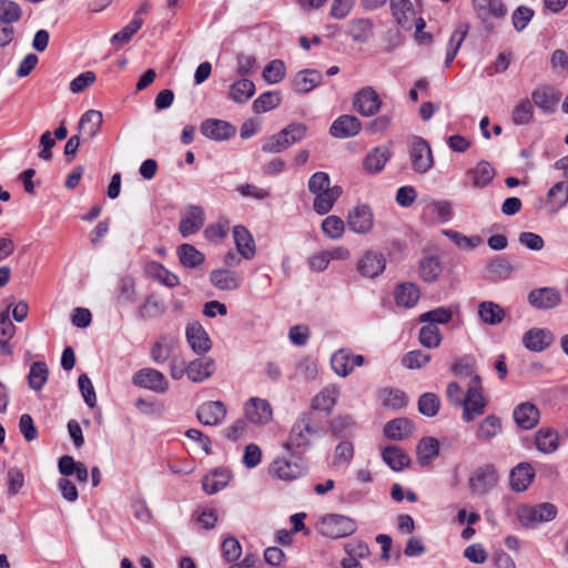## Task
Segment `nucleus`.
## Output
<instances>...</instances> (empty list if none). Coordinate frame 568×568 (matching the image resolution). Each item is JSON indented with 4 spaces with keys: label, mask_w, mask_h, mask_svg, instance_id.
<instances>
[{
    "label": "nucleus",
    "mask_w": 568,
    "mask_h": 568,
    "mask_svg": "<svg viewBox=\"0 0 568 568\" xmlns=\"http://www.w3.org/2000/svg\"><path fill=\"white\" fill-rule=\"evenodd\" d=\"M327 422L314 412H302L288 434L284 447L292 453V456L301 455L312 446V438L323 436L326 433Z\"/></svg>",
    "instance_id": "1"
},
{
    "label": "nucleus",
    "mask_w": 568,
    "mask_h": 568,
    "mask_svg": "<svg viewBox=\"0 0 568 568\" xmlns=\"http://www.w3.org/2000/svg\"><path fill=\"white\" fill-rule=\"evenodd\" d=\"M557 513V507L551 503L520 504L515 511L517 520L526 529H535L541 524L554 520Z\"/></svg>",
    "instance_id": "2"
},
{
    "label": "nucleus",
    "mask_w": 568,
    "mask_h": 568,
    "mask_svg": "<svg viewBox=\"0 0 568 568\" xmlns=\"http://www.w3.org/2000/svg\"><path fill=\"white\" fill-rule=\"evenodd\" d=\"M307 128L302 123H292L281 130L278 133L268 136L262 150L266 153H278L292 144L303 140L306 135Z\"/></svg>",
    "instance_id": "3"
},
{
    "label": "nucleus",
    "mask_w": 568,
    "mask_h": 568,
    "mask_svg": "<svg viewBox=\"0 0 568 568\" xmlns=\"http://www.w3.org/2000/svg\"><path fill=\"white\" fill-rule=\"evenodd\" d=\"M318 530L325 537L338 539L353 535L357 530V524L348 516L327 514L321 518Z\"/></svg>",
    "instance_id": "4"
},
{
    "label": "nucleus",
    "mask_w": 568,
    "mask_h": 568,
    "mask_svg": "<svg viewBox=\"0 0 568 568\" xmlns=\"http://www.w3.org/2000/svg\"><path fill=\"white\" fill-rule=\"evenodd\" d=\"M408 154L412 169L419 174L428 172L434 165L430 145L422 136L414 135L409 140Z\"/></svg>",
    "instance_id": "5"
},
{
    "label": "nucleus",
    "mask_w": 568,
    "mask_h": 568,
    "mask_svg": "<svg viewBox=\"0 0 568 568\" xmlns=\"http://www.w3.org/2000/svg\"><path fill=\"white\" fill-rule=\"evenodd\" d=\"M460 406L463 407V420L466 423L473 422L484 414L486 399L481 393L478 375L474 376V384L469 385Z\"/></svg>",
    "instance_id": "6"
},
{
    "label": "nucleus",
    "mask_w": 568,
    "mask_h": 568,
    "mask_svg": "<svg viewBox=\"0 0 568 568\" xmlns=\"http://www.w3.org/2000/svg\"><path fill=\"white\" fill-rule=\"evenodd\" d=\"M338 397L339 388L333 384L327 385L313 397L307 412H314V416H320V418H323L328 423L327 419L331 417Z\"/></svg>",
    "instance_id": "7"
},
{
    "label": "nucleus",
    "mask_w": 568,
    "mask_h": 568,
    "mask_svg": "<svg viewBox=\"0 0 568 568\" xmlns=\"http://www.w3.org/2000/svg\"><path fill=\"white\" fill-rule=\"evenodd\" d=\"M498 478L497 469L493 464L483 465L469 477V489L474 495H486L497 485Z\"/></svg>",
    "instance_id": "8"
},
{
    "label": "nucleus",
    "mask_w": 568,
    "mask_h": 568,
    "mask_svg": "<svg viewBox=\"0 0 568 568\" xmlns=\"http://www.w3.org/2000/svg\"><path fill=\"white\" fill-rule=\"evenodd\" d=\"M382 99L373 87L359 89L353 97V106L362 116H374L382 108Z\"/></svg>",
    "instance_id": "9"
},
{
    "label": "nucleus",
    "mask_w": 568,
    "mask_h": 568,
    "mask_svg": "<svg viewBox=\"0 0 568 568\" xmlns=\"http://www.w3.org/2000/svg\"><path fill=\"white\" fill-rule=\"evenodd\" d=\"M132 383L140 388L150 389L160 394L169 389V382L165 376L160 371L151 367L139 369L133 375Z\"/></svg>",
    "instance_id": "10"
},
{
    "label": "nucleus",
    "mask_w": 568,
    "mask_h": 568,
    "mask_svg": "<svg viewBox=\"0 0 568 568\" xmlns=\"http://www.w3.org/2000/svg\"><path fill=\"white\" fill-rule=\"evenodd\" d=\"M307 463L298 457L297 462H291L285 458L275 459L270 471L282 480H293L304 476L307 473Z\"/></svg>",
    "instance_id": "11"
},
{
    "label": "nucleus",
    "mask_w": 568,
    "mask_h": 568,
    "mask_svg": "<svg viewBox=\"0 0 568 568\" xmlns=\"http://www.w3.org/2000/svg\"><path fill=\"white\" fill-rule=\"evenodd\" d=\"M373 225L374 214L368 205H357L349 211L347 215V226L352 232L365 234L372 230Z\"/></svg>",
    "instance_id": "12"
},
{
    "label": "nucleus",
    "mask_w": 568,
    "mask_h": 568,
    "mask_svg": "<svg viewBox=\"0 0 568 568\" xmlns=\"http://www.w3.org/2000/svg\"><path fill=\"white\" fill-rule=\"evenodd\" d=\"M528 303L537 310H551L561 303V294L555 287H539L529 292Z\"/></svg>",
    "instance_id": "13"
},
{
    "label": "nucleus",
    "mask_w": 568,
    "mask_h": 568,
    "mask_svg": "<svg viewBox=\"0 0 568 568\" xmlns=\"http://www.w3.org/2000/svg\"><path fill=\"white\" fill-rule=\"evenodd\" d=\"M386 267L385 256L375 251H367L358 260L356 268L358 273L368 278H375L384 272Z\"/></svg>",
    "instance_id": "14"
},
{
    "label": "nucleus",
    "mask_w": 568,
    "mask_h": 568,
    "mask_svg": "<svg viewBox=\"0 0 568 568\" xmlns=\"http://www.w3.org/2000/svg\"><path fill=\"white\" fill-rule=\"evenodd\" d=\"M555 341V335L548 328L532 327L524 333L523 344L531 352L540 353L547 349Z\"/></svg>",
    "instance_id": "15"
},
{
    "label": "nucleus",
    "mask_w": 568,
    "mask_h": 568,
    "mask_svg": "<svg viewBox=\"0 0 568 568\" xmlns=\"http://www.w3.org/2000/svg\"><path fill=\"white\" fill-rule=\"evenodd\" d=\"M201 133L214 141H225L235 135L236 128L224 120L207 119L201 125Z\"/></svg>",
    "instance_id": "16"
},
{
    "label": "nucleus",
    "mask_w": 568,
    "mask_h": 568,
    "mask_svg": "<svg viewBox=\"0 0 568 568\" xmlns=\"http://www.w3.org/2000/svg\"><path fill=\"white\" fill-rule=\"evenodd\" d=\"M185 336L192 351L199 355L205 354L212 347L209 334L199 322L186 325Z\"/></svg>",
    "instance_id": "17"
},
{
    "label": "nucleus",
    "mask_w": 568,
    "mask_h": 568,
    "mask_svg": "<svg viewBox=\"0 0 568 568\" xmlns=\"http://www.w3.org/2000/svg\"><path fill=\"white\" fill-rule=\"evenodd\" d=\"M226 407L220 400L203 403L196 410V418L206 426H215L223 422L226 416Z\"/></svg>",
    "instance_id": "18"
},
{
    "label": "nucleus",
    "mask_w": 568,
    "mask_h": 568,
    "mask_svg": "<svg viewBox=\"0 0 568 568\" xmlns=\"http://www.w3.org/2000/svg\"><path fill=\"white\" fill-rule=\"evenodd\" d=\"M362 130V122L355 115L343 114L335 119L329 133L337 139H347L357 135Z\"/></svg>",
    "instance_id": "19"
},
{
    "label": "nucleus",
    "mask_w": 568,
    "mask_h": 568,
    "mask_svg": "<svg viewBox=\"0 0 568 568\" xmlns=\"http://www.w3.org/2000/svg\"><path fill=\"white\" fill-rule=\"evenodd\" d=\"M364 363L362 355H354L347 349H339L335 352L331 358L333 371L339 376H347L356 366Z\"/></svg>",
    "instance_id": "20"
},
{
    "label": "nucleus",
    "mask_w": 568,
    "mask_h": 568,
    "mask_svg": "<svg viewBox=\"0 0 568 568\" xmlns=\"http://www.w3.org/2000/svg\"><path fill=\"white\" fill-rule=\"evenodd\" d=\"M245 417L253 424H266L272 419V407L266 399L252 397L244 406Z\"/></svg>",
    "instance_id": "21"
},
{
    "label": "nucleus",
    "mask_w": 568,
    "mask_h": 568,
    "mask_svg": "<svg viewBox=\"0 0 568 568\" xmlns=\"http://www.w3.org/2000/svg\"><path fill=\"white\" fill-rule=\"evenodd\" d=\"M532 104L544 113L551 114L557 110L560 93L551 87L537 88L531 93Z\"/></svg>",
    "instance_id": "22"
},
{
    "label": "nucleus",
    "mask_w": 568,
    "mask_h": 568,
    "mask_svg": "<svg viewBox=\"0 0 568 568\" xmlns=\"http://www.w3.org/2000/svg\"><path fill=\"white\" fill-rule=\"evenodd\" d=\"M513 416L518 427L528 430L539 423L540 413L535 404L525 402L515 407Z\"/></svg>",
    "instance_id": "23"
},
{
    "label": "nucleus",
    "mask_w": 568,
    "mask_h": 568,
    "mask_svg": "<svg viewBox=\"0 0 568 568\" xmlns=\"http://www.w3.org/2000/svg\"><path fill=\"white\" fill-rule=\"evenodd\" d=\"M535 469L529 463H520L510 470V488L517 493L528 489L535 478Z\"/></svg>",
    "instance_id": "24"
},
{
    "label": "nucleus",
    "mask_w": 568,
    "mask_h": 568,
    "mask_svg": "<svg viewBox=\"0 0 568 568\" xmlns=\"http://www.w3.org/2000/svg\"><path fill=\"white\" fill-rule=\"evenodd\" d=\"M204 211L197 205H190L181 219L179 231L183 237H189L201 230L204 224Z\"/></svg>",
    "instance_id": "25"
},
{
    "label": "nucleus",
    "mask_w": 568,
    "mask_h": 568,
    "mask_svg": "<svg viewBox=\"0 0 568 568\" xmlns=\"http://www.w3.org/2000/svg\"><path fill=\"white\" fill-rule=\"evenodd\" d=\"M215 363L210 357L191 361L186 367V376L194 383H202L213 375Z\"/></svg>",
    "instance_id": "26"
},
{
    "label": "nucleus",
    "mask_w": 568,
    "mask_h": 568,
    "mask_svg": "<svg viewBox=\"0 0 568 568\" xmlns=\"http://www.w3.org/2000/svg\"><path fill=\"white\" fill-rule=\"evenodd\" d=\"M392 158V151L383 145L373 148L364 159V168L369 173H379Z\"/></svg>",
    "instance_id": "27"
},
{
    "label": "nucleus",
    "mask_w": 568,
    "mask_h": 568,
    "mask_svg": "<svg viewBox=\"0 0 568 568\" xmlns=\"http://www.w3.org/2000/svg\"><path fill=\"white\" fill-rule=\"evenodd\" d=\"M503 432L501 418L490 414L486 416L476 429V439L483 443L490 442Z\"/></svg>",
    "instance_id": "28"
},
{
    "label": "nucleus",
    "mask_w": 568,
    "mask_h": 568,
    "mask_svg": "<svg viewBox=\"0 0 568 568\" xmlns=\"http://www.w3.org/2000/svg\"><path fill=\"white\" fill-rule=\"evenodd\" d=\"M414 424L406 417H399L386 423L384 434L392 440H403L413 435Z\"/></svg>",
    "instance_id": "29"
},
{
    "label": "nucleus",
    "mask_w": 568,
    "mask_h": 568,
    "mask_svg": "<svg viewBox=\"0 0 568 568\" xmlns=\"http://www.w3.org/2000/svg\"><path fill=\"white\" fill-rule=\"evenodd\" d=\"M323 80L320 71L314 69H305L295 75L293 80V88L298 93H308L316 88Z\"/></svg>",
    "instance_id": "30"
},
{
    "label": "nucleus",
    "mask_w": 568,
    "mask_h": 568,
    "mask_svg": "<svg viewBox=\"0 0 568 568\" xmlns=\"http://www.w3.org/2000/svg\"><path fill=\"white\" fill-rule=\"evenodd\" d=\"M342 193L343 190L338 185H334L328 190L315 193L316 196L313 203L314 211L320 215L328 213Z\"/></svg>",
    "instance_id": "31"
},
{
    "label": "nucleus",
    "mask_w": 568,
    "mask_h": 568,
    "mask_svg": "<svg viewBox=\"0 0 568 568\" xmlns=\"http://www.w3.org/2000/svg\"><path fill=\"white\" fill-rule=\"evenodd\" d=\"M103 115L100 111L89 110L82 114L78 129L83 132L85 140L93 139L101 130Z\"/></svg>",
    "instance_id": "32"
},
{
    "label": "nucleus",
    "mask_w": 568,
    "mask_h": 568,
    "mask_svg": "<svg viewBox=\"0 0 568 568\" xmlns=\"http://www.w3.org/2000/svg\"><path fill=\"white\" fill-rule=\"evenodd\" d=\"M374 31V23L371 19L358 18L349 21L347 34L354 42H367Z\"/></svg>",
    "instance_id": "33"
},
{
    "label": "nucleus",
    "mask_w": 568,
    "mask_h": 568,
    "mask_svg": "<svg viewBox=\"0 0 568 568\" xmlns=\"http://www.w3.org/2000/svg\"><path fill=\"white\" fill-rule=\"evenodd\" d=\"M233 237L241 256L251 260L255 254V244L251 233L243 225H236L233 227Z\"/></svg>",
    "instance_id": "34"
},
{
    "label": "nucleus",
    "mask_w": 568,
    "mask_h": 568,
    "mask_svg": "<svg viewBox=\"0 0 568 568\" xmlns=\"http://www.w3.org/2000/svg\"><path fill=\"white\" fill-rule=\"evenodd\" d=\"M560 436L552 428H540L535 434V445L544 454H551L559 447Z\"/></svg>",
    "instance_id": "35"
},
{
    "label": "nucleus",
    "mask_w": 568,
    "mask_h": 568,
    "mask_svg": "<svg viewBox=\"0 0 568 568\" xmlns=\"http://www.w3.org/2000/svg\"><path fill=\"white\" fill-rule=\"evenodd\" d=\"M478 316L483 323L495 326L504 321L506 312L499 304L484 301L478 305Z\"/></svg>",
    "instance_id": "36"
},
{
    "label": "nucleus",
    "mask_w": 568,
    "mask_h": 568,
    "mask_svg": "<svg viewBox=\"0 0 568 568\" xmlns=\"http://www.w3.org/2000/svg\"><path fill=\"white\" fill-rule=\"evenodd\" d=\"M135 282L131 276L121 277L114 291V301L119 306H126L135 302Z\"/></svg>",
    "instance_id": "37"
},
{
    "label": "nucleus",
    "mask_w": 568,
    "mask_h": 568,
    "mask_svg": "<svg viewBox=\"0 0 568 568\" xmlns=\"http://www.w3.org/2000/svg\"><path fill=\"white\" fill-rule=\"evenodd\" d=\"M382 457L394 471H400L410 464L409 456L395 445L385 447Z\"/></svg>",
    "instance_id": "38"
},
{
    "label": "nucleus",
    "mask_w": 568,
    "mask_h": 568,
    "mask_svg": "<svg viewBox=\"0 0 568 568\" xmlns=\"http://www.w3.org/2000/svg\"><path fill=\"white\" fill-rule=\"evenodd\" d=\"M255 93L253 81L242 78L230 85L229 97L233 102L242 104L247 102Z\"/></svg>",
    "instance_id": "39"
},
{
    "label": "nucleus",
    "mask_w": 568,
    "mask_h": 568,
    "mask_svg": "<svg viewBox=\"0 0 568 568\" xmlns=\"http://www.w3.org/2000/svg\"><path fill=\"white\" fill-rule=\"evenodd\" d=\"M145 272L148 275L152 278H155L161 284L172 288L180 285V278L174 273L166 270L161 263L159 262H150L146 264Z\"/></svg>",
    "instance_id": "40"
},
{
    "label": "nucleus",
    "mask_w": 568,
    "mask_h": 568,
    "mask_svg": "<svg viewBox=\"0 0 568 568\" xmlns=\"http://www.w3.org/2000/svg\"><path fill=\"white\" fill-rule=\"evenodd\" d=\"M211 283L219 290L233 291L241 285L236 273L230 270H214L210 274Z\"/></svg>",
    "instance_id": "41"
},
{
    "label": "nucleus",
    "mask_w": 568,
    "mask_h": 568,
    "mask_svg": "<svg viewBox=\"0 0 568 568\" xmlns=\"http://www.w3.org/2000/svg\"><path fill=\"white\" fill-rule=\"evenodd\" d=\"M471 2L481 19L488 17L501 18L507 12L505 4L499 0H471Z\"/></svg>",
    "instance_id": "42"
},
{
    "label": "nucleus",
    "mask_w": 568,
    "mask_h": 568,
    "mask_svg": "<svg viewBox=\"0 0 568 568\" xmlns=\"http://www.w3.org/2000/svg\"><path fill=\"white\" fill-rule=\"evenodd\" d=\"M439 454V442L434 437H424L416 447L417 460L422 466L428 465Z\"/></svg>",
    "instance_id": "43"
},
{
    "label": "nucleus",
    "mask_w": 568,
    "mask_h": 568,
    "mask_svg": "<svg viewBox=\"0 0 568 568\" xmlns=\"http://www.w3.org/2000/svg\"><path fill=\"white\" fill-rule=\"evenodd\" d=\"M420 292L414 283H402L395 290V301L397 305L413 307L419 300Z\"/></svg>",
    "instance_id": "44"
},
{
    "label": "nucleus",
    "mask_w": 568,
    "mask_h": 568,
    "mask_svg": "<svg viewBox=\"0 0 568 568\" xmlns=\"http://www.w3.org/2000/svg\"><path fill=\"white\" fill-rule=\"evenodd\" d=\"M175 344V339L161 335L151 347L150 355L152 361L156 364L165 363L170 358Z\"/></svg>",
    "instance_id": "45"
},
{
    "label": "nucleus",
    "mask_w": 568,
    "mask_h": 568,
    "mask_svg": "<svg viewBox=\"0 0 568 568\" xmlns=\"http://www.w3.org/2000/svg\"><path fill=\"white\" fill-rule=\"evenodd\" d=\"M476 187H485L489 185L496 174L495 169L487 161H479L475 169L468 171Z\"/></svg>",
    "instance_id": "46"
},
{
    "label": "nucleus",
    "mask_w": 568,
    "mask_h": 568,
    "mask_svg": "<svg viewBox=\"0 0 568 568\" xmlns=\"http://www.w3.org/2000/svg\"><path fill=\"white\" fill-rule=\"evenodd\" d=\"M231 479L227 470H215L202 479V487L205 493L213 495L225 488Z\"/></svg>",
    "instance_id": "47"
},
{
    "label": "nucleus",
    "mask_w": 568,
    "mask_h": 568,
    "mask_svg": "<svg viewBox=\"0 0 568 568\" xmlns=\"http://www.w3.org/2000/svg\"><path fill=\"white\" fill-rule=\"evenodd\" d=\"M178 255L181 264L187 268H194L201 265L205 260L203 253L196 250L192 244L187 243L181 244L178 247Z\"/></svg>",
    "instance_id": "48"
},
{
    "label": "nucleus",
    "mask_w": 568,
    "mask_h": 568,
    "mask_svg": "<svg viewBox=\"0 0 568 568\" xmlns=\"http://www.w3.org/2000/svg\"><path fill=\"white\" fill-rule=\"evenodd\" d=\"M513 265L504 257H495L487 265V273L491 281L499 282L510 277Z\"/></svg>",
    "instance_id": "49"
},
{
    "label": "nucleus",
    "mask_w": 568,
    "mask_h": 568,
    "mask_svg": "<svg viewBox=\"0 0 568 568\" xmlns=\"http://www.w3.org/2000/svg\"><path fill=\"white\" fill-rule=\"evenodd\" d=\"M142 26L143 19L141 17H134L129 24L112 36L111 43L116 49L122 48L132 39V37L141 29Z\"/></svg>",
    "instance_id": "50"
},
{
    "label": "nucleus",
    "mask_w": 568,
    "mask_h": 568,
    "mask_svg": "<svg viewBox=\"0 0 568 568\" xmlns=\"http://www.w3.org/2000/svg\"><path fill=\"white\" fill-rule=\"evenodd\" d=\"M49 377V368L44 362L38 361L32 363L28 374V384L30 388L40 390L45 385Z\"/></svg>",
    "instance_id": "51"
},
{
    "label": "nucleus",
    "mask_w": 568,
    "mask_h": 568,
    "mask_svg": "<svg viewBox=\"0 0 568 568\" xmlns=\"http://www.w3.org/2000/svg\"><path fill=\"white\" fill-rule=\"evenodd\" d=\"M442 273V264L438 257L428 256L419 263V275L423 281L435 282Z\"/></svg>",
    "instance_id": "52"
},
{
    "label": "nucleus",
    "mask_w": 568,
    "mask_h": 568,
    "mask_svg": "<svg viewBox=\"0 0 568 568\" xmlns=\"http://www.w3.org/2000/svg\"><path fill=\"white\" fill-rule=\"evenodd\" d=\"M419 343L427 348H436L440 345L443 335L436 325L426 324L418 333Z\"/></svg>",
    "instance_id": "53"
},
{
    "label": "nucleus",
    "mask_w": 568,
    "mask_h": 568,
    "mask_svg": "<svg viewBox=\"0 0 568 568\" xmlns=\"http://www.w3.org/2000/svg\"><path fill=\"white\" fill-rule=\"evenodd\" d=\"M453 318V311L449 307L440 306L419 315L420 323H428L430 325L447 324Z\"/></svg>",
    "instance_id": "54"
},
{
    "label": "nucleus",
    "mask_w": 568,
    "mask_h": 568,
    "mask_svg": "<svg viewBox=\"0 0 568 568\" xmlns=\"http://www.w3.org/2000/svg\"><path fill=\"white\" fill-rule=\"evenodd\" d=\"M329 426L333 436L342 438L352 435L355 422L349 415H339L329 422Z\"/></svg>",
    "instance_id": "55"
},
{
    "label": "nucleus",
    "mask_w": 568,
    "mask_h": 568,
    "mask_svg": "<svg viewBox=\"0 0 568 568\" xmlns=\"http://www.w3.org/2000/svg\"><path fill=\"white\" fill-rule=\"evenodd\" d=\"M389 7L396 22L406 27L413 12L410 0H389Z\"/></svg>",
    "instance_id": "56"
},
{
    "label": "nucleus",
    "mask_w": 568,
    "mask_h": 568,
    "mask_svg": "<svg viewBox=\"0 0 568 568\" xmlns=\"http://www.w3.org/2000/svg\"><path fill=\"white\" fill-rule=\"evenodd\" d=\"M22 17L21 7L11 0H0V22L1 23H14L18 22Z\"/></svg>",
    "instance_id": "57"
},
{
    "label": "nucleus",
    "mask_w": 568,
    "mask_h": 568,
    "mask_svg": "<svg viewBox=\"0 0 568 568\" xmlns=\"http://www.w3.org/2000/svg\"><path fill=\"white\" fill-rule=\"evenodd\" d=\"M281 103L280 93L264 92L252 104L255 113H264L275 109Z\"/></svg>",
    "instance_id": "58"
},
{
    "label": "nucleus",
    "mask_w": 568,
    "mask_h": 568,
    "mask_svg": "<svg viewBox=\"0 0 568 568\" xmlns=\"http://www.w3.org/2000/svg\"><path fill=\"white\" fill-rule=\"evenodd\" d=\"M286 69L282 60H272L263 70V79L268 84L280 83L285 78Z\"/></svg>",
    "instance_id": "59"
},
{
    "label": "nucleus",
    "mask_w": 568,
    "mask_h": 568,
    "mask_svg": "<svg viewBox=\"0 0 568 568\" xmlns=\"http://www.w3.org/2000/svg\"><path fill=\"white\" fill-rule=\"evenodd\" d=\"M534 114V104L528 99L520 100L513 111V122L516 125L528 124Z\"/></svg>",
    "instance_id": "60"
},
{
    "label": "nucleus",
    "mask_w": 568,
    "mask_h": 568,
    "mask_svg": "<svg viewBox=\"0 0 568 568\" xmlns=\"http://www.w3.org/2000/svg\"><path fill=\"white\" fill-rule=\"evenodd\" d=\"M138 313L141 318H154L164 313V307L154 295H150L139 306Z\"/></svg>",
    "instance_id": "61"
},
{
    "label": "nucleus",
    "mask_w": 568,
    "mask_h": 568,
    "mask_svg": "<svg viewBox=\"0 0 568 568\" xmlns=\"http://www.w3.org/2000/svg\"><path fill=\"white\" fill-rule=\"evenodd\" d=\"M440 407L439 397L434 393H424L418 399V410L427 417L435 416Z\"/></svg>",
    "instance_id": "62"
},
{
    "label": "nucleus",
    "mask_w": 568,
    "mask_h": 568,
    "mask_svg": "<svg viewBox=\"0 0 568 568\" xmlns=\"http://www.w3.org/2000/svg\"><path fill=\"white\" fill-rule=\"evenodd\" d=\"M322 231L329 239L337 240L342 237L345 231V223L341 217L336 215H329L323 220Z\"/></svg>",
    "instance_id": "63"
},
{
    "label": "nucleus",
    "mask_w": 568,
    "mask_h": 568,
    "mask_svg": "<svg viewBox=\"0 0 568 568\" xmlns=\"http://www.w3.org/2000/svg\"><path fill=\"white\" fill-rule=\"evenodd\" d=\"M548 201L556 209H561L568 203V186L564 182L555 183L547 193Z\"/></svg>",
    "instance_id": "64"
}]
</instances>
